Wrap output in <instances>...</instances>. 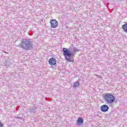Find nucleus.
<instances>
[{
    "instance_id": "1",
    "label": "nucleus",
    "mask_w": 127,
    "mask_h": 127,
    "mask_svg": "<svg viewBox=\"0 0 127 127\" xmlns=\"http://www.w3.org/2000/svg\"><path fill=\"white\" fill-rule=\"evenodd\" d=\"M104 101L107 104H113L116 102V97L112 93H105L103 95Z\"/></svg>"
},
{
    "instance_id": "2",
    "label": "nucleus",
    "mask_w": 127,
    "mask_h": 127,
    "mask_svg": "<svg viewBox=\"0 0 127 127\" xmlns=\"http://www.w3.org/2000/svg\"><path fill=\"white\" fill-rule=\"evenodd\" d=\"M63 52L64 56V58L66 61H68V62H74V60L71 59L72 53L71 52V51L69 50V49L64 48L63 49Z\"/></svg>"
},
{
    "instance_id": "3",
    "label": "nucleus",
    "mask_w": 127,
    "mask_h": 127,
    "mask_svg": "<svg viewBox=\"0 0 127 127\" xmlns=\"http://www.w3.org/2000/svg\"><path fill=\"white\" fill-rule=\"evenodd\" d=\"M26 47L23 46V45L20 44L19 45V47L21 48H23V49H25V50H28L30 47H32V44L30 43L29 42H27L25 44Z\"/></svg>"
},
{
    "instance_id": "4",
    "label": "nucleus",
    "mask_w": 127,
    "mask_h": 127,
    "mask_svg": "<svg viewBox=\"0 0 127 127\" xmlns=\"http://www.w3.org/2000/svg\"><path fill=\"white\" fill-rule=\"evenodd\" d=\"M50 22L51 23V28H56L58 27V21L56 19H52Z\"/></svg>"
},
{
    "instance_id": "5",
    "label": "nucleus",
    "mask_w": 127,
    "mask_h": 127,
    "mask_svg": "<svg viewBox=\"0 0 127 127\" xmlns=\"http://www.w3.org/2000/svg\"><path fill=\"white\" fill-rule=\"evenodd\" d=\"M49 64L51 66H55L57 64V61L56 59L54 58H52L49 60Z\"/></svg>"
},
{
    "instance_id": "6",
    "label": "nucleus",
    "mask_w": 127,
    "mask_h": 127,
    "mask_svg": "<svg viewBox=\"0 0 127 127\" xmlns=\"http://www.w3.org/2000/svg\"><path fill=\"white\" fill-rule=\"evenodd\" d=\"M101 111L103 113H105V112H108L109 111V106L108 105L105 104L101 107Z\"/></svg>"
},
{
    "instance_id": "7",
    "label": "nucleus",
    "mask_w": 127,
    "mask_h": 127,
    "mask_svg": "<svg viewBox=\"0 0 127 127\" xmlns=\"http://www.w3.org/2000/svg\"><path fill=\"white\" fill-rule=\"evenodd\" d=\"M84 123V121L83 120V118L81 117H79L77 119V124L78 126H82Z\"/></svg>"
},
{
    "instance_id": "8",
    "label": "nucleus",
    "mask_w": 127,
    "mask_h": 127,
    "mask_svg": "<svg viewBox=\"0 0 127 127\" xmlns=\"http://www.w3.org/2000/svg\"><path fill=\"white\" fill-rule=\"evenodd\" d=\"M122 28L123 29H124L125 32H126V33H127V23L123 25Z\"/></svg>"
},
{
    "instance_id": "9",
    "label": "nucleus",
    "mask_w": 127,
    "mask_h": 127,
    "mask_svg": "<svg viewBox=\"0 0 127 127\" xmlns=\"http://www.w3.org/2000/svg\"><path fill=\"white\" fill-rule=\"evenodd\" d=\"M79 85H80V83H79V82H74L73 87H74V88H77V87H79Z\"/></svg>"
},
{
    "instance_id": "10",
    "label": "nucleus",
    "mask_w": 127,
    "mask_h": 127,
    "mask_svg": "<svg viewBox=\"0 0 127 127\" xmlns=\"http://www.w3.org/2000/svg\"><path fill=\"white\" fill-rule=\"evenodd\" d=\"M3 127V124L1 123V122H0V127Z\"/></svg>"
}]
</instances>
